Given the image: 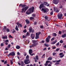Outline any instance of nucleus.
<instances>
[{"label":"nucleus","mask_w":66,"mask_h":66,"mask_svg":"<svg viewBox=\"0 0 66 66\" xmlns=\"http://www.w3.org/2000/svg\"><path fill=\"white\" fill-rule=\"evenodd\" d=\"M34 7H32L29 9L27 12H26V14L27 15H29L30 14L34 12Z\"/></svg>","instance_id":"1"},{"label":"nucleus","mask_w":66,"mask_h":66,"mask_svg":"<svg viewBox=\"0 0 66 66\" xmlns=\"http://www.w3.org/2000/svg\"><path fill=\"white\" fill-rule=\"evenodd\" d=\"M32 42L33 44L31 45H30L29 47L30 48H31L32 47H35L36 45H38V43H36V41L35 40H33Z\"/></svg>","instance_id":"2"},{"label":"nucleus","mask_w":66,"mask_h":66,"mask_svg":"<svg viewBox=\"0 0 66 66\" xmlns=\"http://www.w3.org/2000/svg\"><path fill=\"white\" fill-rule=\"evenodd\" d=\"M41 11L44 13H47L49 11V10L47 8H42L41 9Z\"/></svg>","instance_id":"3"},{"label":"nucleus","mask_w":66,"mask_h":66,"mask_svg":"<svg viewBox=\"0 0 66 66\" xmlns=\"http://www.w3.org/2000/svg\"><path fill=\"white\" fill-rule=\"evenodd\" d=\"M12 55V56H15V53L14 52H12L9 53V54L7 55V56L9 57L10 56Z\"/></svg>","instance_id":"4"},{"label":"nucleus","mask_w":66,"mask_h":66,"mask_svg":"<svg viewBox=\"0 0 66 66\" xmlns=\"http://www.w3.org/2000/svg\"><path fill=\"white\" fill-rule=\"evenodd\" d=\"M63 16V14H58L57 15V17L59 19H62L63 18L62 17Z\"/></svg>","instance_id":"5"},{"label":"nucleus","mask_w":66,"mask_h":66,"mask_svg":"<svg viewBox=\"0 0 66 66\" xmlns=\"http://www.w3.org/2000/svg\"><path fill=\"white\" fill-rule=\"evenodd\" d=\"M29 33H33L34 32V30H33L32 27H30L29 29Z\"/></svg>","instance_id":"6"},{"label":"nucleus","mask_w":66,"mask_h":66,"mask_svg":"<svg viewBox=\"0 0 66 66\" xmlns=\"http://www.w3.org/2000/svg\"><path fill=\"white\" fill-rule=\"evenodd\" d=\"M30 63V61L29 60V59H27L24 61V63L25 64H28Z\"/></svg>","instance_id":"7"},{"label":"nucleus","mask_w":66,"mask_h":66,"mask_svg":"<svg viewBox=\"0 0 66 66\" xmlns=\"http://www.w3.org/2000/svg\"><path fill=\"white\" fill-rule=\"evenodd\" d=\"M59 2V1L57 0H54L53 1V3L55 4H57Z\"/></svg>","instance_id":"8"},{"label":"nucleus","mask_w":66,"mask_h":66,"mask_svg":"<svg viewBox=\"0 0 66 66\" xmlns=\"http://www.w3.org/2000/svg\"><path fill=\"white\" fill-rule=\"evenodd\" d=\"M44 5H45V6L46 5V6H49V5H50V4H48V2H44Z\"/></svg>","instance_id":"9"},{"label":"nucleus","mask_w":66,"mask_h":66,"mask_svg":"<svg viewBox=\"0 0 66 66\" xmlns=\"http://www.w3.org/2000/svg\"><path fill=\"white\" fill-rule=\"evenodd\" d=\"M35 34H31L30 36L32 39L34 38V37H35Z\"/></svg>","instance_id":"10"},{"label":"nucleus","mask_w":66,"mask_h":66,"mask_svg":"<svg viewBox=\"0 0 66 66\" xmlns=\"http://www.w3.org/2000/svg\"><path fill=\"white\" fill-rule=\"evenodd\" d=\"M59 55H62L60 56V57L61 58H62L64 56V54H63V53H61L59 54Z\"/></svg>","instance_id":"11"},{"label":"nucleus","mask_w":66,"mask_h":66,"mask_svg":"<svg viewBox=\"0 0 66 66\" xmlns=\"http://www.w3.org/2000/svg\"><path fill=\"white\" fill-rule=\"evenodd\" d=\"M6 28L7 27L6 26H5L4 27V28L3 29V31H4V32H6V31L5 30H6L7 29Z\"/></svg>","instance_id":"12"},{"label":"nucleus","mask_w":66,"mask_h":66,"mask_svg":"<svg viewBox=\"0 0 66 66\" xmlns=\"http://www.w3.org/2000/svg\"><path fill=\"white\" fill-rule=\"evenodd\" d=\"M44 7V5L43 4H42L40 5L39 8L41 9L42 7Z\"/></svg>","instance_id":"13"},{"label":"nucleus","mask_w":66,"mask_h":66,"mask_svg":"<svg viewBox=\"0 0 66 66\" xmlns=\"http://www.w3.org/2000/svg\"><path fill=\"white\" fill-rule=\"evenodd\" d=\"M24 62H23V61H21V66H24Z\"/></svg>","instance_id":"14"},{"label":"nucleus","mask_w":66,"mask_h":66,"mask_svg":"<svg viewBox=\"0 0 66 66\" xmlns=\"http://www.w3.org/2000/svg\"><path fill=\"white\" fill-rule=\"evenodd\" d=\"M26 11L25 10V9H24V8H23L22 9L21 12L22 13H25Z\"/></svg>","instance_id":"15"},{"label":"nucleus","mask_w":66,"mask_h":66,"mask_svg":"<svg viewBox=\"0 0 66 66\" xmlns=\"http://www.w3.org/2000/svg\"><path fill=\"white\" fill-rule=\"evenodd\" d=\"M62 37V38H65L66 37V34H64L63 35H62L61 36Z\"/></svg>","instance_id":"16"},{"label":"nucleus","mask_w":66,"mask_h":66,"mask_svg":"<svg viewBox=\"0 0 66 66\" xmlns=\"http://www.w3.org/2000/svg\"><path fill=\"white\" fill-rule=\"evenodd\" d=\"M25 21L27 23V24H29V23H30V21H29V20L28 19L26 20Z\"/></svg>","instance_id":"17"},{"label":"nucleus","mask_w":66,"mask_h":66,"mask_svg":"<svg viewBox=\"0 0 66 66\" xmlns=\"http://www.w3.org/2000/svg\"><path fill=\"white\" fill-rule=\"evenodd\" d=\"M40 34H41V32H39L36 33V35H37L39 36Z\"/></svg>","instance_id":"18"},{"label":"nucleus","mask_w":66,"mask_h":66,"mask_svg":"<svg viewBox=\"0 0 66 66\" xmlns=\"http://www.w3.org/2000/svg\"><path fill=\"white\" fill-rule=\"evenodd\" d=\"M32 49H30L29 50V54H32Z\"/></svg>","instance_id":"19"},{"label":"nucleus","mask_w":66,"mask_h":66,"mask_svg":"<svg viewBox=\"0 0 66 66\" xmlns=\"http://www.w3.org/2000/svg\"><path fill=\"white\" fill-rule=\"evenodd\" d=\"M52 60V57L50 56L47 59V60Z\"/></svg>","instance_id":"20"},{"label":"nucleus","mask_w":66,"mask_h":66,"mask_svg":"<svg viewBox=\"0 0 66 66\" xmlns=\"http://www.w3.org/2000/svg\"><path fill=\"white\" fill-rule=\"evenodd\" d=\"M15 29L16 31H19V29H18V26H16L15 28Z\"/></svg>","instance_id":"21"},{"label":"nucleus","mask_w":66,"mask_h":66,"mask_svg":"<svg viewBox=\"0 0 66 66\" xmlns=\"http://www.w3.org/2000/svg\"><path fill=\"white\" fill-rule=\"evenodd\" d=\"M36 36L35 37V39H38V38H39V36H38L37 35H36Z\"/></svg>","instance_id":"22"},{"label":"nucleus","mask_w":66,"mask_h":66,"mask_svg":"<svg viewBox=\"0 0 66 66\" xmlns=\"http://www.w3.org/2000/svg\"><path fill=\"white\" fill-rule=\"evenodd\" d=\"M16 49H20V46L18 45L16 46Z\"/></svg>","instance_id":"23"},{"label":"nucleus","mask_w":66,"mask_h":66,"mask_svg":"<svg viewBox=\"0 0 66 66\" xmlns=\"http://www.w3.org/2000/svg\"><path fill=\"white\" fill-rule=\"evenodd\" d=\"M24 9L25 10V11H27V10H28V8H29V7L27 6L24 7Z\"/></svg>","instance_id":"24"},{"label":"nucleus","mask_w":66,"mask_h":66,"mask_svg":"<svg viewBox=\"0 0 66 66\" xmlns=\"http://www.w3.org/2000/svg\"><path fill=\"white\" fill-rule=\"evenodd\" d=\"M3 39H7V36L3 37Z\"/></svg>","instance_id":"25"},{"label":"nucleus","mask_w":66,"mask_h":66,"mask_svg":"<svg viewBox=\"0 0 66 66\" xmlns=\"http://www.w3.org/2000/svg\"><path fill=\"white\" fill-rule=\"evenodd\" d=\"M50 40L49 39H47V38H46V41L47 42V43H49V40Z\"/></svg>","instance_id":"26"},{"label":"nucleus","mask_w":66,"mask_h":66,"mask_svg":"<svg viewBox=\"0 0 66 66\" xmlns=\"http://www.w3.org/2000/svg\"><path fill=\"white\" fill-rule=\"evenodd\" d=\"M50 38H51V36H48L46 38H47V39L50 40Z\"/></svg>","instance_id":"27"},{"label":"nucleus","mask_w":66,"mask_h":66,"mask_svg":"<svg viewBox=\"0 0 66 66\" xmlns=\"http://www.w3.org/2000/svg\"><path fill=\"white\" fill-rule=\"evenodd\" d=\"M30 20H33V19H34V18H33V17H30Z\"/></svg>","instance_id":"28"},{"label":"nucleus","mask_w":66,"mask_h":66,"mask_svg":"<svg viewBox=\"0 0 66 66\" xmlns=\"http://www.w3.org/2000/svg\"><path fill=\"white\" fill-rule=\"evenodd\" d=\"M53 36H54L55 37L57 36V34H56L55 33H53Z\"/></svg>","instance_id":"29"},{"label":"nucleus","mask_w":66,"mask_h":66,"mask_svg":"<svg viewBox=\"0 0 66 66\" xmlns=\"http://www.w3.org/2000/svg\"><path fill=\"white\" fill-rule=\"evenodd\" d=\"M26 5L25 4H22V7H26Z\"/></svg>","instance_id":"30"},{"label":"nucleus","mask_w":66,"mask_h":66,"mask_svg":"<svg viewBox=\"0 0 66 66\" xmlns=\"http://www.w3.org/2000/svg\"><path fill=\"white\" fill-rule=\"evenodd\" d=\"M44 18L46 20H47L48 19V17L47 16H45L44 17Z\"/></svg>","instance_id":"31"},{"label":"nucleus","mask_w":66,"mask_h":66,"mask_svg":"<svg viewBox=\"0 0 66 66\" xmlns=\"http://www.w3.org/2000/svg\"><path fill=\"white\" fill-rule=\"evenodd\" d=\"M27 32V30L26 29H25L23 31V32L24 33H26Z\"/></svg>","instance_id":"32"},{"label":"nucleus","mask_w":66,"mask_h":66,"mask_svg":"<svg viewBox=\"0 0 66 66\" xmlns=\"http://www.w3.org/2000/svg\"><path fill=\"white\" fill-rule=\"evenodd\" d=\"M10 62H11V65H13V61L11 60H10Z\"/></svg>","instance_id":"33"},{"label":"nucleus","mask_w":66,"mask_h":66,"mask_svg":"<svg viewBox=\"0 0 66 66\" xmlns=\"http://www.w3.org/2000/svg\"><path fill=\"white\" fill-rule=\"evenodd\" d=\"M54 38H55L54 37H53L51 39V42H52L53 40H54Z\"/></svg>","instance_id":"34"},{"label":"nucleus","mask_w":66,"mask_h":66,"mask_svg":"<svg viewBox=\"0 0 66 66\" xmlns=\"http://www.w3.org/2000/svg\"><path fill=\"white\" fill-rule=\"evenodd\" d=\"M36 58L37 60L39 59H38V56L37 55L36 56Z\"/></svg>","instance_id":"35"},{"label":"nucleus","mask_w":66,"mask_h":66,"mask_svg":"<svg viewBox=\"0 0 66 66\" xmlns=\"http://www.w3.org/2000/svg\"><path fill=\"white\" fill-rule=\"evenodd\" d=\"M6 32H9V31H10V29L7 28L6 29Z\"/></svg>","instance_id":"36"},{"label":"nucleus","mask_w":66,"mask_h":66,"mask_svg":"<svg viewBox=\"0 0 66 66\" xmlns=\"http://www.w3.org/2000/svg\"><path fill=\"white\" fill-rule=\"evenodd\" d=\"M53 56H54V55H56V53H53Z\"/></svg>","instance_id":"37"},{"label":"nucleus","mask_w":66,"mask_h":66,"mask_svg":"<svg viewBox=\"0 0 66 66\" xmlns=\"http://www.w3.org/2000/svg\"><path fill=\"white\" fill-rule=\"evenodd\" d=\"M11 44H9L8 45L7 48H11Z\"/></svg>","instance_id":"38"},{"label":"nucleus","mask_w":66,"mask_h":66,"mask_svg":"<svg viewBox=\"0 0 66 66\" xmlns=\"http://www.w3.org/2000/svg\"><path fill=\"white\" fill-rule=\"evenodd\" d=\"M63 40H60V43H61V44H62L63 43Z\"/></svg>","instance_id":"39"},{"label":"nucleus","mask_w":66,"mask_h":66,"mask_svg":"<svg viewBox=\"0 0 66 66\" xmlns=\"http://www.w3.org/2000/svg\"><path fill=\"white\" fill-rule=\"evenodd\" d=\"M53 11H51V12L50 15H53Z\"/></svg>","instance_id":"40"},{"label":"nucleus","mask_w":66,"mask_h":66,"mask_svg":"<svg viewBox=\"0 0 66 66\" xmlns=\"http://www.w3.org/2000/svg\"><path fill=\"white\" fill-rule=\"evenodd\" d=\"M9 38H13V37H12V36L11 35H9Z\"/></svg>","instance_id":"41"},{"label":"nucleus","mask_w":66,"mask_h":66,"mask_svg":"<svg viewBox=\"0 0 66 66\" xmlns=\"http://www.w3.org/2000/svg\"><path fill=\"white\" fill-rule=\"evenodd\" d=\"M59 64H60V63L58 62H56L55 63V65H59Z\"/></svg>","instance_id":"42"},{"label":"nucleus","mask_w":66,"mask_h":66,"mask_svg":"<svg viewBox=\"0 0 66 66\" xmlns=\"http://www.w3.org/2000/svg\"><path fill=\"white\" fill-rule=\"evenodd\" d=\"M57 42V41L56 40H55V42H53V44H55L56 43V42Z\"/></svg>","instance_id":"43"},{"label":"nucleus","mask_w":66,"mask_h":66,"mask_svg":"<svg viewBox=\"0 0 66 66\" xmlns=\"http://www.w3.org/2000/svg\"><path fill=\"white\" fill-rule=\"evenodd\" d=\"M19 22H18L17 23V24L18 25V28H19Z\"/></svg>","instance_id":"44"},{"label":"nucleus","mask_w":66,"mask_h":66,"mask_svg":"<svg viewBox=\"0 0 66 66\" xmlns=\"http://www.w3.org/2000/svg\"><path fill=\"white\" fill-rule=\"evenodd\" d=\"M61 61V60H59L56 61V62H57V63H59V62H60Z\"/></svg>","instance_id":"45"},{"label":"nucleus","mask_w":66,"mask_h":66,"mask_svg":"<svg viewBox=\"0 0 66 66\" xmlns=\"http://www.w3.org/2000/svg\"><path fill=\"white\" fill-rule=\"evenodd\" d=\"M1 47H3V46H4V44H3V43H2L1 44Z\"/></svg>","instance_id":"46"},{"label":"nucleus","mask_w":66,"mask_h":66,"mask_svg":"<svg viewBox=\"0 0 66 66\" xmlns=\"http://www.w3.org/2000/svg\"><path fill=\"white\" fill-rule=\"evenodd\" d=\"M5 43H9V41L8 40H6L5 41Z\"/></svg>","instance_id":"47"},{"label":"nucleus","mask_w":66,"mask_h":66,"mask_svg":"<svg viewBox=\"0 0 66 66\" xmlns=\"http://www.w3.org/2000/svg\"><path fill=\"white\" fill-rule=\"evenodd\" d=\"M57 8H55L54 7V11H56V10H57Z\"/></svg>","instance_id":"48"},{"label":"nucleus","mask_w":66,"mask_h":66,"mask_svg":"<svg viewBox=\"0 0 66 66\" xmlns=\"http://www.w3.org/2000/svg\"><path fill=\"white\" fill-rule=\"evenodd\" d=\"M29 58V56L28 55H27L26 57V59H28Z\"/></svg>","instance_id":"49"},{"label":"nucleus","mask_w":66,"mask_h":66,"mask_svg":"<svg viewBox=\"0 0 66 66\" xmlns=\"http://www.w3.org/2000/svg\"><path fill=\"white\" fill-rule=\"evenodd\" d=\"M49 62H50V61H48L47 60L46 61V63H47V64H48V63H49Z\"/></svg>","instance_id":"50"},{"label":"nucleus","mask_w":66,"mask_h":66,"mask_svg":"<svg viewBox=\"0 0 66 66\" xmlns=\"http://www.w3.org/2000/svg\"><path fill=\"white\" fill-rule=\"evenodd\" d=\"M22 4H20L19 5V7H20V6H21V7H22Z\"/></svg>","instance_id":"51"},{"label":"nucleus","mask_w":66,"mask_h":66,"mask_svg":"<svg viewBox=\"0 0 66 66\" xmlns=\"http://www.w3.org/2000/svg\"><path fill=\"white\" fill-rule=\"evenodd\" d=\"M19 25L20 26V27L21 28H22V24H21L19 23Z\"/></svg>","instance_id":"52"},{"label":"nucleus","mask_w":66,"mask_h":66,"mask_svg":"<svg viewBox=\"0 0 66 66\" xmlns=\"http://www.w3.org/2000/svg\"><path fill=\"white\" fill-rule=\"evenodd\" d=\"M59 45H60V43H59V42H58L56 44V46H59Z\"/></svg>","instance_id":"53"},{"label":"nucleus","mask_w":66,"mask_h":66,"mask_svg":"<svg viewBox=\"0 0 66 66\" xmlns=\"http://www.w3.org/2000/svg\"><path fill=\"white\" fill-rule=\"evenodd\" d=\"M44 45L45 46H46V47H49V45H47L46 44H44Z\"/></svg>","instance_id":"54"},{"label":"nucleus","mask_w":66,"mask_h":66,"mask_svg":"<svg viewBox=\"0 0 66 66\" xmlns=\"http://www.w3.org/2000/svg\"><path fill=\"white\" fill-rule=\"evenodd\" d=\"M13 30L14 31H12V33L14 34V33H15L16 32V31H15V30H14V29H13Z\"/></svg>","instance_id":"55"},{"label":"nucleus","mask_w":66,"mask_h":66,"mask_svg":"<svg viewBox=\"0 0 66 66\" xmlns=\"http://www.w3.org/2000/svg\"><path fill=\"white\" fill-rule=\"evenodd\" d=\"M44 65L45 66H48V63H45L44 64Z\"/></svg>","instance_id":"56"},{"label":"nucleus","mask_w":66,"mask_h":66,"mask_svg":"<svg viewBox=\"0 0 66 66\" xmlns=\"http://www.w3.org/2000/svg\"><path fill=\"white\" fill-rule=\"evenodd\" d=\"M26 36H24L23 35L22 38H26Z\"/></svg>","instance_id":"57"},{"label":"nucleus","mask_w":66,"mask_h":66,"mask_svg":"<svg viewBox=\"0 0 66 66\" xmlns=\"http://www.w3.org/2000/svg\"><path fill=\"white\" fill-rule=\"evenodd\" d=\"M47 50V48L46 47H45L43 50H44V51H45V50Z\"/></svg>","instance_id":"58"},{"label":"nucleus","mask_w":66,"mask_h":66,"mask_svg":"<svg viewBox=\"0 0 66 66\" xmlns=\"http://www.w3.org/2000/svg\"><path fill=\"white\" fill-rule=\"evenodd\" d=\"M59 50H60V48H57L56 50V51H58Z\"/></svg>","instance_id":"59"},{"label":"nucleus","mask_w":66,"mask_h":66,"mask_svg":"<svg viewBox=\"0 0 66 66\" xmlns=\"http://www.w3.org/2000/svg\"><path fill=\"white\" fill-rule=\"evenodd\" d=\"M59 34H62V32L61 31H59Z\"/></svg>","instance_id":"60"},{"label":"nucleus","mask_w":66,"mask_h":66,"mask_svg":"<svg viewBox=\"0 0 66 66\" xmlns=\"http://www.w3.org/2000/svg\"><path fill=\"white\" fill-rule=\"evenodd\" d=\"M52 62L53 63H55V62H56V60L55 61H53Z\"/></svg>","instance_id":"61"},{"label":"nucleus","mask_w":66,"mask_h":66,"mask_svg":"<svg viewBox=\"0 0 66 66\" xmlns=\"http://www.w3.org/2000/svg\"><path fill=\"white\" fill-rule=\"evenodd\" d=\"M29 35V33L27 32L26 33V35Z\"/></svg>","instance_id":"62"},{"label":"nucleus","mask_w":66,"mask_h":66,"mask_svg":"<svg viewBox=\"0 0 66 66\" xmlns=\"http://www.w3.org/2000/svg\"><path fill=\"white\" fill-rule=\"evenodd\" d=\"M63 7V6L61 5L60 7H59L60 9H62Z\"/></svg>","instance_id":"63"},{"label":"nucleus","mask_w":66,"mask_h":66,"mask_svg":"<svg viewBox=\"0 0 66 66\" xmlns=\"http://www.w3.org/2000/svg\"><path fill=\"white\" fill-rule=\"evenodd\" d=\"M32 17H35V14H32Z\"/></svg>","instance_id":"64"}]
</instances>
